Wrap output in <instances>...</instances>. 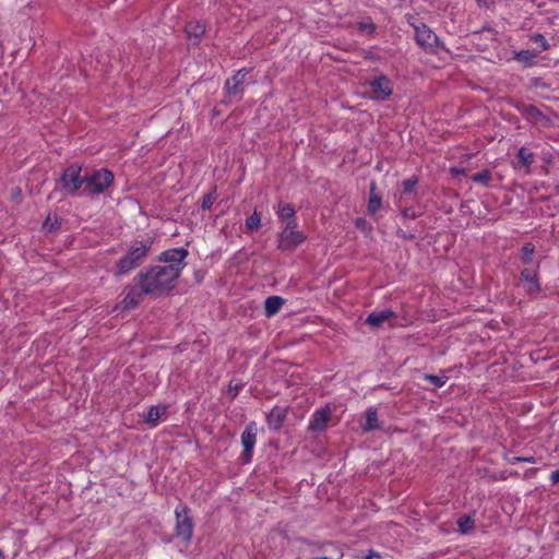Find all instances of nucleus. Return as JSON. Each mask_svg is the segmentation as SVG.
I'll use <instances>...</instances> for the list:
<instances>
[{
	"label": "nucleus",
	"mask_w": 559,
	"mask_h": 559,
	"mask_svg": "<svg viewBox=\"0 0 559 559\" xmlns=\"http://www.w3.org/2000/svg\"><path fill=\"white\" fill-rule=\"evenodd\" d=\"M187 250L183 248H171L163 252L160 261L165 265L151 266L145 272L139 273L134 281L146 295L159 296L174 287V282L185 266Z\"/></svg>",
	"instance_id": "obj_1"
},
{
	"label": "nucleus",
	"mask_w": 559,
	"mask_h": 559,
	"mask_svg": "<svg viewBox=\"0 0 559 559\" xmlns=\"http://www.w3.org/2000/svg\"><path fill=\"white\" fill-rule=\"evenodd\" d=\"M276 214L284 225L280 235L281 242L286 245H301L306 241V236L302 231L297 230L296 224V210L292 203L280 202L276 209Z\"/></svg>",
	"instance_id": "obj_2"
},
{
	"label": "nucleus",
	"mask_w": 559,
	"mask_h": 559,
	"mask_svg": "<svg viewBox=\"0 0 559 559\" xmlns=\"http://www.w3.org/2000/svg\"><path fill=\"white\" fill-rule=\"evenodd\" d=\"M147 247H131V249L117 261L114 274L116 276H122L136 269L143 263L147 257Z\"/></svg>",
	"instance_id": "obj_3"
},
{
	"label": "nucleus",
	"mask_w": 559,
	"mask_h": 559,
	"mask_svg": "<svg viewBox=\"0 0 559 559\" xmlns=\"http://www.w3.org/2000/svg\"><path fill=\"white\" fill-rule=\"evenodd\" d=\"M114 181V174L106 169L102 168L98 170H94L92 174L85 175L83 193L85 194H99L103 193L106 188H108Z\"/></svg>",
	"instance_id": "obj_4"
},
{
	"label": "nucleus",
	"mask_w": 559,
	"mask_h": 559,
	"mask_svg": "<svg viewBox=\"0 0 559 559\" xmlns=\"http://www.w3.org/2000/svg\"><path fill=\"white\" fill-rule=\"evenodd\" d=\"M415 31V40L426 52L436 53L439 49H445L439 37L424 23L411 22Z\"/></svg>",
	"instance_id": "obj_5"
},
{
	"label": "nucleus",
	"mask_w": 559,
	"mask_h": 559,
	"mask_svg": "<svg viewBox=\"0 0 559 559\" xmlns=\"http://www.w3.org/2000/svg\"><path fill=\"white\" fill-rule=\"evenodd\" d=\"M176 514V537L182 539L185 543H189L193 533V521L188 514V508L186 506H179L175 510Z\"/></svg>",
	"instance_id": "obj_6"
},
{
	"label": "nucleus",
	"mask_w": 559,
	"mask_h": 559,
	"mask_svg": "<svg viewBox=\"0 0 559 559\" xmlns=\"http://www.w3.org/2000/svg\"><path fill=\"white\" fill-rule=\"evenodd\" d=\"M369 97L377 102H383L393 94V83L384 74L378 75L368 82Z\"/></svg>",
	"instance_id": "obj_7"
},
{
	"label": "nucleus",
	"mask_w": 559,
	"mask_h": 559,
	"mask_svg": "<svg viewBox=\"0 0 559 559\" xmlns=\"http://www.w3.org/2000/svg\"><path fill=\"white\" fill-rule=\"evenodd\" d=\"M249 70L242 68L225 82L226 97L240 100L245 92V80Z\"/></svg>",
	"instance_id": "obj_8"
},
{
	"label": "nucleus",
	"mask_w": 559,
	"mask_h": 559,
	"mask_svg": "<svg viewBox=\"0 0 559 559\" xmlns=\"http://www.w3.org/2000/svg\"><path fill=\"white\" fill-rule=\"evenodd\" d=\"M258 427L255 421H250L243 432L241 433V444L243 451L241 453V460L245 464L251 462L253 449L257 442Z\"/></svg>",
	"instance_id": "obj_9"
},
{
	"label": "nucleus",
	"mask_w": 559,
	"mask_h": 559,
	"mask_svg": "<svg viewBox=\"0 0 559 559\" xmlns=\"http://www.w3.org/2000/svg\"><path fill=\"white\" fill-rule=\"evenodd\" d=\"M81 168L75 166L68 167L62 175V183L63 188L69 193H74L76 190H79L81 187H84L83 180H85V176L81 177Z\"/></svg>",
	"instance_id": "obj_10"
},
{
	"label": "nucleus",
	"mask_w": 559,
	"mask_h": 559,
	"mask_svg": "<svg viewBox=\"0 0 559 559\" xmlns=\"http://www.w3.org/2000/svg\"><path fill=\"white\" fill-rule=\"evenodd\" d=\"M332 409L330 406H325L317 409L309 423L308 429L312 432H322L326 429L329 421L331 420Z\"/></svg>",
	"instance_id": "obj_11"
},
{
	"label": "nucleus",
	"mask_w": 559,
	"mask_h": 559,
	"mask_svg": "<svg viewBox=\"0 0 559 559\" xmlns=\"http://www.w3.org/2000/svg\"><path fill=\"white\" fill-rule=\"evenodd\" d=\"M134 282L135 284L128 289L126 296L121 301L123 309L129 310L138 307L143 299V295H146L143 292V289L139 286L138 281Z\"/></svg>",
	"instance_id": "obj_12"
},
{
	"label": "nucleus",
	"mask_w": 559,
	"mask_h": 559,
	"mask_svg": "<svg viewBox=\"0 0 559 559\" xmlns=\"http://www.w3.org/2000/svg\"><path fill=\"white\" fill-rule=\"evenodd\" d=\"M393 318H395V313L390 309H384L381 311L371 312L367 317L365 323L371 329H379L383 326L384 323L391 322Z\"/></svg>",
	"instance_id": "obj_13"
},
{
	"label": "nucleus",
	"mask_w": 559,
	"mask_h": 559,
	"mask_svg": "<svg viewBox=\"0 0 559 559\" xmlns=\"http://www.w3.org/2000/svg\"><path fill=\"white\" fill-rule=\"evenodd\" d=\"M287 417V409L275 406L266 416V421L271 430L277 431L282 428Z\"/></svg>",
	"instance_id": "obj_14"
},
{
	"label": "nucleus",
	"mask_w": 559,
	"mask_h": 559,
	"mask_svg": "<svg viewBox=\"0 0 559 559\" xmlns=\"http://www.w3.org/2000/svg\"><path fill=\"white\" fill-rule=\"evenodd\" d=\"M521 280L524 282V288L528 294L538 293L540 287L537 281L535 269L525 267L521 272Z\"/></svg>",
	"instance_id": "obj_15"
},
{
	"label": "nucleus",
	"mask_w": 559,
	"mask_h": 559,
	"mask_svg": "<svg viewBox=\"0 0 559 559\" xmlns=\"http://www.w3.org/2000/svg\"><path fill=\"white\" fill-rule=\"evenodd\" d=\"M382 206V195L378 192L377 183L370 182L369 187V200L367 205L368 214L374 216Z\"/></svg>",
	"instance_id": "obj_16"
},
{
	"label": "nucleus",
	"mask_w": 559,
	"mask_h": 559,
	"mask_svg": "<svg viewBox=\"0 0 559 559\" xmlns=\"http://www.w3.org/2000/svg\"><path fill=\"white\" fill-rule=\"evenodd\" d=\"M62 218L56 213H49L41 225V231L49 235L55 234L60 229Z\"/></svg>",
	"instance_id": "obj_17"
},
{
	"label": "nucleus",
	"mask_w": 559,
	"mask_h": 559,
	"mask_svg": "<svg viewBox=\"0 0 559 559\" xmlns=\"http://www.w3.org/2000/svg\"><path fill=\"white\" fill-rule=\"evenodd\" d=\"M361 428L365 432H369L372 430L381 429V425L378 419V413L374 407H369L366 412V420L361 425Z\"/></svg>",
	"instance_id": "obj_18"
},
{
	"label": "nucleus",
	"mask_w": 559,
	"mask_h": 559,
	"mask_svg": "<svg viewBox=\"0 0 559 559\" xmlns=\"http://www.w3.org/2000/svg\"><path fill=\"white\" fill-rule=\"evenodd\" d=\"M538 52L534 50L523 49L520 51H514V60L522 63L524 67H533L536 64V58Z\"/></svg>",
	"instance_id": "obj_19"
},
{
	"label": "nucleus",
	"mask_w": 559,
	"mask_h": 559,
	"mask_svg": "<svg viewBox=\"0 0 559 559\" xmlns=\"http://www.w3.org/2000/svg\"><path fill=\"white\" fill-rule=\"evenodd\" d=\"M284 299L280 296L267 297L264 302L265 316L271 318L275 316L282 308Z\"/></svg>",
	"instance_id": "obj_20"
},
{
	"label": "nucleus",
	"mask_w": 559,
	"mask_h": 559,
	"mask_svg": "<svg viewBox=\"0 0 559 559\" xmlns=\"http://www.w3.org/2000/svg\"><path fill=\"white\" fill-rule=\"evenodd\" d=\"M185 31L189 38H194L193 44L197 45L201 36L205 33V26L199 21H191L186 25Z\"/></svg>",
	"instance_id": "obj_21"
},
{
	"label": "nucleus",
	"mask_w": 559,
	"mask_h": 559,
	"mask_svg": "<svg viewBox=\"0 0 559 559\" xmlns=\"http://www.w3.org/2000/svg\"><path fill=\"white\" fill-rule=\"evenodd\" d=\"M404 194H413V198H417V187H418V178L413 176L408 179H405L402 182Z\"/></svg>",
	"instance_id": "obj_22"
},
{
	"label": "nucleus",
	"mask_w": 559,
	"mask_h": 559,
	"mask_svg": "<svg viewBox=\"0 0 559 559\" xmlns=\"http://www.w3.org/2000/svg\"><path fill=\"white\" fill-rule=\"evenodd\" d=\"M457 525L462 534H467L474 528L475 521L469 515H463L457 520Z\"/></svg>",
	"instance_id": "obj_23"
},
{
	"label": "nucleus",
	"mask_w": 559,
	"mask_h": 559,
	"mask_svg": "<svg viewBox=\"0 0 559 559\" xmlns=\"http://www.w3.org/2000/svg\"><path fill=\"white\" fill-rule=\"evenodd\" d=\"M520 164L524 167H530L534 163V154L526 147H521L518 152Z\"/></svg>",
	"instance_id": "obj_24"
},
{
	"label": "nucleus",
	"mask_w": 559,
	"mask_h": 559,
	"mask_svg": "<svg viewBox=\"0 0 559 559\" xmlns=\"http://www.w3.org/2000/svg\"><path fill=\"white\" fill-rule=\"evenodd\" d=\"M491 171L489 169H484L479 173H476L474 175H472L471 179L474 181V182H477V183H480L485 187H488L489 186V182L491 180Z\"/></svg>",
	"instance_id": "obj_25"
},
{
	"label": "nucleus",
	"mask_w": 559,
	"mask_h": 559,
	"mask_svg": "<svg viewBox=\"0 0 559 559\" xmlns=\"http://www.w3.org/2000/svg\"><path fill=\"white\" fill-rule=\"evenodd\" d=\"M261 226V214L254 210V212L246 219V228L249 231L258 230Z\"/></svg>",
	"instance_id": "obj_26"
},
{
	"label": "nucleus",
	"mask_w": 559,
	"mask_h": 559,
	"mask_svg": "<svg viewBox=\"0 0 559 559\" xmlns=\"http://www.w3.org/2000/svg\"><path fill=\"white\" fill-rule=\"evenodd\" d=\"M530 40L540 48L538 52L546 51L550 49V44L546 39V37L543 34L535 33L530 35Z\"/></svg>",
	"instance_id": "obj_27"
},
{
	"label": "nucleus",
	"mask_w": 559,
	"mask_h": 559,
	"mask_svg": "<svg viewBox=\"0 0 559 559\" xmlns=\"http://www.w3.org/2000/svg\"><path fill=\"white\" fill-rule=\"evenodd\" d=\"M165 408L158 407V406H152L146 415V421L153 425L157 424V420L160 418V416L164 414Z\"/></svg>",
	"instance_id": "obj_28"
},
{
	"label": "nucleus",
	"mask_w": 559,
	"mask_h": 559,
	"mask_svg": "<svg viewBox=\"0 0 559 559\" xmlns=\"http://www.w3.org/2000/svg\"><path fill=\"white\" fill-rule=\"evenodd\" d=\"M424 379L429 381L435 388H441L445 384L448 377L447 376L425 374Z\"/></svg>",
	"instance_id": "obj_29"
},
{
	"label": "nucleus",
	"mask_w": 559,
	"mask_h": 559,
	"mask_svg": "<svg viewBox=\"0 0 559 559\" xmlns=\"http://www.w3.org/2000/svg\"><path fill=\"white\" fill-rule=\"evenodd\" d=\"M216 200V189H213L210 193L205 194L202 200V210H209Z\"/></svg>",
	"instance_id": "obj_30"
},
{
	"label": "nucleus",
	"mask_w": 559,
	"mask_h": 559,
	"mask_svg": "<svg viewBox=\"0 0 559 559\" xmlns=\"http://www.w3.org/2000/svg\"><path fill=\"white\" fill-rule=\"evenodd\" d=\"M357 29L362 33L373 34L376 32V25L371 22H359L357 24Z\"/></svg>",
	"instance_id": "obj_31"
},
{
	"label": "nucleus",
	"mask_w": 559,
	"mask_h": 559,
	"mask_svg": "<svg viewBox=\"0 0 559 559\" xmlns=\"http://www.w3.org/2000/svg\"><path fill=\"white\" fill-rule=\"evenodd\" d=\"M416 198H413V194H404V191L402 190L397 200V205L400 207L408 204L409 202L415 201Z\"/></svg>",
	"instance_id": "obj_32"
},
{
	"label": "nucleus",
	"mask_w": 559,
	"mask_h": 559,
	"mask_svg": "<svg viewBox=\"0 0 559 559\" xmlns=\"http://www.w3.org/2000/svg\"><path fill=\"white\" fill-rule=\"evenodd\" d=\"M534 253V247H523L522 260L524 263L528 264L532 262V257Z\"/></svg>",
	"instance_id": "obj_33"
},
{
	"label": "nucleus",
	"mask_w": 559,
	"mask_h": 559,
	"mask_svg": "<svg viewBox=\"0 0 559 559\" xmlns=\"http://www.w3.org/2000/svg\"><path fill=\"white\" fill-rule=\"evenodd\" d=\"M402 214L404 217L406 218H415L416 217V212L412 209V207H408V206H402Z\"/></svg>",
	"instance_id": "obj_34"
},
{
	"label": "nucleus",
	"mask_w": 559,
	"mask_h": 559,
	"mask_svg": "<svg viewBox=\"0 0 559 559\" xmlns=\"http://www.w3.org/2000/svg\"><path fill=\"white\" fill-rule=\"evenodd\" d=\"M550 479H551L552 484H558L559 483V471L552 472L550 475Z\"/></svg>",
	"instance_id": "obj_35"
},
{
	"label": "nucleus",
	"mask_w": 559,
	"mask_h": 559,
	"mask_svg": "<svg viewBox=\"0 0 559 559\" xmlns=\"http://www.w3.org/2000/svg\"><path fill=\"white\" fill-rule=\"evenodd\" d=\"M528 114L531 115H534V116H540L542 112L539 111V109H537L536 107L534 106H530L528 109H527Z\"/></svg>",
	"instance_id": "obj_36"
},
{
	"label": "nucleus",
	"mask_w": 559,
	"mask_h": 559,
	"mask_svg": "<svg viewBox=\"0 0 559 559\" xmlns=\"http://www.w3.org/2000/svg\"><path fill=\"white\" fill-rule=\"evenodd\" d=\"M379 554L373 551V550H370L369 554L365 557V559H374V558H379Z\"/></svg>",
	"instance_id": "obj_37"
},
{
	"label": "nucleus",
	"mask_w": 559,
	"mask_h": 559,
	"mask_svg": "<svg viewBox=\"0 0 559 559\" xmlns=\"http://www.w3.org/2000/svg\"><path fill=\"white\" fill-rule=\"evenodd\" d=\"M365 225H366V219L365 218L358 217L356 219V226L357 227H364Z\"/></svg>",
	"instance_id": "obj_38"
},
{
	"label": "nucleus",
	"mask_w": 559,
	"mask_h": 559,
	"mask_svg": "<svg viewBox=\"0 0 559 559\" xmlns=\"http://www.w3.org/2000/svg\"><path fill=\"white\" fill-rule=\"evenodd\" d=\"M523 461H525V462H533L534 460H533V457H527V459H523Z\"/></svg>",
	"instance_id": "obj_39"
}]
</instances>
